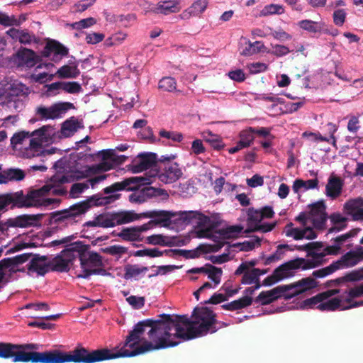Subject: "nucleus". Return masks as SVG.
Segmentation results:
<instances>
[{
    "label": "nucleus",
    "mask_w": 363,
    "mask_h": 363,
    "mask_svg": "<svg viewBox=\"0 0 363 363\" xmlns=\"http://www.w3.org/2000/svg\"><path fill=\"white\" fill-rule=\"evenodd\" d=\"M318 180L317 179H309L307 181H304L301 179H296L293 184V191L295 193H298L301 189H304V190H308L311 189H315L318 186Z\"/></svg>",
    "instance_id": "33"
},
{
    "label": "nucleus",
    "mask_w": 363,
    "mask_h": 363,
    "mask_svg": "<svg viewBox=\"0 0 363 363\" xmlns=\"http://www.w3.org/2000/svg\"><path fill=\"white\" fill-rule=\"evenodd\" d=\"M74 108V105L71 102H57L49 107L38 106L35 109V115L39 120H53L60 118L67 111Z\"/></svg>",
    "instance_id": "9"
},
{
    "label": "nucleus",
    "mask_w": 363,
    "mask_h": 363,
    "mask_svg": "<svg viewBox=\"0 0 363 363\" xmlns=\"http://www.w3.org/2000/svg\"><path fill=\"white\" fill-rule=\"evenodd\" d=\"M208 0H196L192 5L184 10L180 16L182 19H189L191 16H196L202 13L207 8Z\"/></svg>",
    "instance_id": "23"
},
{
    "label": "nucleus",
    "mask_w": 363,
    "mask_h": 363,
    "mask_svg": "<svg viewBox=\"0 0 363 363\" xmlns=\"http://www.w3.org/2000/svg\"><path fill=\"white\" fill-rule=\"evenodd\" d=\"M330 221L335 225V226L331 227L328 230V233H331L333 232H339L342 230L347 227L345 222L347 221V218L343 217L339 213H335L330 215Z\"/></svg>",
    "instance_id": "32"
},
{
    "label": "nucleus",
    "mask_w": 363,
    "mask_h": 363,
    "mask_svg": "<svg viewBox=\"0 0 363 363\" xmlns=\"http://www.w3.org/2000/svg\"><path fill=\"white\" fill-rule=\"evenodd\" d=\"M287 288L288 286L283 285L277 286L269 291H262L255 298V301L260 302L262 305L269 304L279 298H284V294H288Z\"/></svg>",
    "instance_id": "13"
},
{
    "label": "nucleus",
    "mask_w": 363,
    "mask_h": 363,
    "mask_svg": "<svg viewBox=\"0 0 363 363\" xmlns=\"http://www.w3.org/2000/svg\"><path fill=\"white\" fill-rule=\"evenodd\" d=\"M197 211H181L179 213V219L186 224L194 223Z\"/></svg>",
    "instance_id": "63"
},
{
    "label": "nucleus",
    "mask_w": 363,
    "mask_h": 363,
    "mask_svg": "<svg viewBox=\"0 0 363 363\" xmlns=\"http://www.w3.org/2000/svg\"><path fill=\"white\" fill-rule=\"evenodd\" d=\"M62 91L69 94H79L82 88L77 82H62Z\"/></svg>",
    "instance_id": "53"
},
{
    "label": "nucleus",
    "mask_w": 363,
    "mask_h": 363,
    "mask_svg": "<svg viewBox=\"0 0 363 363\" xmlns=\"http://www.w3.org/2000/svg\"><path fill=\"white\" fill-rule=\"evenodd\" d=\"M209 267H211V272L208 276V278L214 282L215 285L219 284L223 274L222 269L213 265H209Z\"/></svg>",
    "instance_id": "62"
},
{
    "label": "nucleus",
    "mask_w": 363,
    "mask_h": 363,
    "mask_svg": "<svg viewBox=\"0 0 363 363\" xmlns=\"http://www.w3.org/2000/svg\"><path fill=\"white\" fill-rule=\"evenodd\" d=\"M338 269V267L335 266L334 262L330 264L329 266L313 271L312 275L315 278H323L332 273L335 272Z\"/></svg>",
    "instance_id": "51"
},
{
    "label": "nucleus",
    "mask_w": 363,
    "mask_h": 363,
    "mask_svg": "<svg viewBox=\"0 0 363 363\" xmlns=\"http://www.w3.org/2000/svg\"><path fill=\"white\" fill-rule=\"evenodd\" d=\"M203 248H204V247L201 245L196 250H194L178 249L179 256H182V257H185L186 259L197 258L200 256L199 251L204 252Z\"/></svg>",
    "instance_id": "56"
},
{
    "label": "nucleus",
    "mask_w": 363,
    "mask_h": 363,
    "mask_svg": "<svg viewBox=\"0 0 363 363\" xmlns=\"http://www.w3.org/2000/svg\"><path fill=\"white\" fill-rule=\"evenodd\" d=\"M77 181L75 179L74 174H57L53 176V182H55V185H62L65 183H71Z\"/></svg>",
    "instance_id": "59"
},
{
    "label": "nucleus",
    "mask_w": 363,
    "mask_h": 363,
    "mask_svg": "<svg viewBox=\"0 0 363 363\" xmlns=\"http://www.w3.org/2000/svg\"><path fill=\"white\" fill-rule=\"evenodd\" d=\"M284 9L278 4H271L265 6L259 13V16H267L273 14H281Z\"/></svg>",
    "instance_id": "46"
},
{
    "label": "nucleus",
    "mask_w": 363,
    "mask_h": 363,
    "mask_svg": "<svg viewBox=\"0 0 363 363\" xmlns=\"http://www.w3.org/2000/svg\"><path fill=\"white\" fill-rule=\"evenodd\" d=\"M316 286L317 283L312 277L303 278L294 284L285 285V286H288L287 293L289 294H284V298L290 299L307 290L316 287Z\"/></svg>",
    "instance_id": "11"
},
{
    "label": "nucleus",
    "mask_w": 363,
    "mask_h": 363,
    "mask_svg": "<svg viewBox=\"0 0 363 363\" xmlns=\"http://www.w3.org/2000/svg\"><path fill=\"white\" fill-rule=\"evenodd\" d=\"M51 188L48 185H44L36 189H31L24 195L22 191H19L21 197V208L50 206L55 203H60V199L45 198L50 192Z\"/></svg>",
    "instance_id": "5"
},
{
    "label": "nucleus",
    "mask_w": 363,
    "mask_h": 363,
    "mask_svg": "<svg viewBox=\"0 0 363 363\" xmlns=\"http://www.w3.org/2000/svg\"><path fill=\"white\" fill-rule=\"evenodd\" d=\"M160 162L157 161V157L155 153L143 152L140 153L135 158L130 166V170L133 173L142 172L150 169L151 175L155 173V169H157Z\"/></svg>",
    "instance_id": "10"
},
{
    "label": "nucleus",
    "mask_w": 363,
    "mask_h": 363,
    "mask_svg": "<svg viewBox=\"0 0 363 363\" xmlns=\"http://www.w3.org/2000/svg\"><path fill=\"white\" fill-rule=\"evenodd\" d=\"M161 319H146L138 322L126 337L123 346L117 352L108 348L89 350L78 344L73 350H51L39 352L40 345L27 352V363H96L118 357H130L179 344L173 330V316L161 314Z\"/></svg>",
    "instance_id": "1"
},
{
    "label": "nucleus",
    "mask_w": 363,
    "mask_h": 363,
    "mask_svg": "<svg viewBox=\"0 0 363 363\" xmlns=\"http://www.w3.org/2000/svg\"><path fill=\"white\" fill-rule=\"evenodd\" d=\"M178 4L177 0L161 1L157 4L155 12L164 15L176 13L179 11Z\"/></svg>",
    "instance_id": "26"
},
{
    "label": "nucleus",
    "mask_w": 363,
    "mask_h": 363,
    "mask_svg": "<svg viewBox=\"0 0 363 363\" xmlns=\"http://www.w3.org/2000/svg\"><path fill=\"white\" fill-rule=\"evenodd\" d=\"M276 223H264V224H260V223L258 225H254L253 228H247L245 230V233H250L252 232L256 231H261L262 233H267L274 229L275 227Z\"/></svg>",
    "instance_id": "57"
},
{
    "label": "nucleus",
    "mask_w": 363,
    "mask_h": 363,
    "mask_svg": "<svg viewBox=\"0 0 363 363\" xmlns=\"http://www.w3.org/2000/svg\"><path fill=\"white\" fill-rule=\"evenodd\" d=\"M252 303V298L250 296H245L238 300L221 306L222 308L227 311H236L250 306Z\"/></svg>",
    "instance_id": "27"
},
{
    "label": "nucleus",
    "mask_w": 363,
    "mask_h": 363,
    "mask_svg": "<svg viewBox=\"0 0 363 363\" xmlns=\"http://www.w3.org/2000/svg\"><path fill=\"white\" fill-rule=\"evenodd\" d=\"M174 213L172 211H164V210H153L146 212H143L140 214H138L140 218H154L153 220L157 224L162 223H167L170 219L174 216Z\"/></svg>",
    "instance_id": "19"
},
{
    "label": "nucleus",
    "mask_w": 363,
    "mask_h": 363,
    "mask_svg": "<svg viewBox=\"0 0 363 363\" xmlns=\"http://www.w3.org/2000/svg\"><path fill=\"white\" fill-rule=\"evenodd\" d=\"M345 213L351 216L353 220H363V199L357 198L347 201L344 205Z\"/></svg>",
    "instance_id": "15"
},
{
    "label": "nucleus",
    "mask_w": 363,
    "mask_h": 363,
    "mask_svg": "<svg viewBox=\"0 0 363 363\" xmlns=\"http://www.w3.org/2000/svg\"><path fill=\"white\" fill-rule=\"evenodd\" d=\"M28 94V88L23 84L13 82L7 90V95L11 96H24Z\"/></svg>",
    "instance_id": "36"
},
{
    "label": "nucleus",
    "mask_w": 363,
    "mask_h": 363,
    "mask_svg": "<svg viewBox=\"0 0 363 363\" xmlns=\"http://www.w3.org/2000/svg\"><path fill=\"white\" fill-rule=\"evenodd\" d=\"M35 348H37V347L28 343L14 344L0 342V358L11 359L13 363H27L28 350Z\"/></svg>",
    "instance_id": "6"
},
{
    "label": "nucleus",
    "mask_w": 363,
    "mask_h": 363,
    "mask_svg": "<svg viewBox=\"0 0 363 363\" xmlns=\"http://www.w3.org/2000/svg\"><path fill=\"white\" fill-rule=\"evenodd\" d=\"M303 261L304 258H296L286 262L274 269L275 275H277L278 279L280 280L290 277L293 275L292 271L301 268Z\"/></svg>",
    "instance_id": "14"
},
{
    "label": "nucleus",
    "mask_w": 363,
    "mask_h": 363,
    "mask_svg": "<svg viewBox=\"0 0 363 363\" xmlns=\"http://www.w3.org/2000/svg\"><path fill=\"white\" fill-rule=\"evenodd\" d=\"M140 218L137 213L131 211H122L113 213H101L97 216L99 227L113 228L116 225L128 223Z\"/></svg>",
    "instance_id": "8"
},
{
    "label": "nucleus",
    "mask_w": 363,
    "mask_h": 363,
    "mask_svg": "<svg viewBox=\"0 0 363 363\" xmlns=\"http://www.w3.org/2000/svg\"><path fill=\"white\" fill-rule=\"evenodd\" d=\"M204 138L206 143L215 150H220L225 146L222 139L217 135H213L211 132L204 133Z\"/></svg>",
    "instance_id": "40"
},
{
    "label": "nucleus",
    "mask_w": 363,
    "mask_h": 363,
    "mask_svg": "<svg viewBox=\"0 0 363 363\" xmlns=\"http://www.w3.org/2000/svg\"><path fill=\"white\" fill-rule=\"evenodd\" d=\"M89 245L77 241L71 243L64 250L65 253L77 252L80 261L82 274L79 276L88 279L92 274L106 275V271L103 268L102 257L96 252L89 251Z\"/></svg>",
    "instance_id": "4"
},
{
    "label": "nucleus",
    "mask_w": 363,
    "mask_h": 363,
    "mask_svg": "<svg viewBox=\"0 0 363 363\" xmlns=\"http://www.w3.org/2000/svg\"><path fill=\"white\" fill-rule=\"evenodd\" d=\"M48 257L45 255H35L28 265V269L36 272L38 275L44 276L50 269Z\"/></svg>",
    "instance_id": "17"
},
{
    "label": "nucleus",
    "mask_w": 363,
    "mask_h": 363,
    "mask_svg": "<svg viewBox=\"0 0 363 363\" xmlns=\"http://www.w3.org/2000/svg\"><path fill=\"white\" fill-rule=\"evenodd\" d=\"M345 293L347 294V297L345 299L346 302L347 303H350L353 298L363 297V283L350 288Z\"/></svg>",
    "instance_id": "50"
},
{
    "label": "nucleus",
    "mask_w": 363,
    "mask_h": 363,
    "mask_svg": "<svg viewBox=\"0 0 363 363\" xmlns=\"http://www.w3.org/2000/svg\"><path fill=\"white\" fill-rule=\"evenodd\" d=\"M286 235L293 237L294 240H299L304 238L303 229L293 228V223H288L286 227Z\"/></svg>",
    "instance_id": "47"
},
{
    "label": "nucleus",
    "mask_w": 363,
    "mask_h": 363,
    "mask_svg": "<svg viewBox=\"0 0 363 363\" xmlns=\"http://www.w3.org/2000/svg\"><path fill=\"white\" fill-rule=\"evenodd\" d=\"M42 215H28L24 214L17 216L10 224L13 227L26 228L28 226L35 225L39 222Z\"/></svg>",
    "instance_id": "24"
},
{
    "label": "nucleus",
    "mask_w": 363,
    "mask_h": 363,
    "mask_svg": "<svg viewBox=\"0 0 363 363\" xmlns=\"http://www.w3.org/2000/svg\"><path fill=\"white\" fill-rule=\"evenodd\" d=\"M194 223H196L199 227L213 226L211 224V218L199 211H197L196 213Z\"/></svg>",
    "instance_id": "64"
},
{
    "label": "nucleus",
    "mask_w": 363,
    "mask_h": 363,
    "mask_svg": "<svg viewBox=\"0 0 363 363\" xmlns=\"http://www.w3.org/2000/svg\"><path fill=\"white\" fill-rule=\"evenodd\" d=\"M146 242L150 245H160V246H174L175 242L169 239L168 237L157 234V235H152L146 238Z\"/></svg>",
    "instance_id": "31"
},
{
    "label": "nucleus",
    "mask_w": 363,
    "mask_h": 363,
    "mask_svg": "<svg viewBox=\"0 0 363 363\" xmlns=\"http://www.w3.org/2000/svg\"><path fill=\"white\" fill-rule=\"evenodd\" d=\"M63 256H57L52 261L49 262L50 269L55 272H68L69 270V262L71 258L74 257V252L65 253L64 250L61 252Z\"/></svg>",
    "instance_id": "18"
},
{
    "label": "nucleus",
    "mask_w": 363,
    "mask_h": 363,
    "mask_svg": "<svg viewBox=\"0 0 363 363\" xmlns=\"http://www.w3.org/2000/svg\"><path fill=\"white\" fill-rule=\"evenodd\" d=\"M55 74L60 79H74L80 74V71L76 62H70L60 67Z\"/></svg>",
    "instance_id": "25"
},
{
    "label": "nucleus",
    "mask_w": 363,
    "mask_h": 363,
    "mask_svg": "<svg viewBox=\"0 0 363 363\" xmlns=\"http://www.w3.org/2000/svg\"><path fill=\"white\" fill-rule=\"evenodd\" d=\"M128 251V248L121 245H112L101 249V252L111 255H118L121 256L125 254Z\"/></svg>",
    "instance_id": "55"
},
{
    "label": "nucleus",
    "mask_w": 363,
    "mask_h": 363,
    "mask_svg": "<svg viewBox=\"0 0 363 363\" xmlns=\"http://www.w3.org/2000/svg\"><path fill=\"white\" fill-rule=\"evenodd\" d=\"M84 125L82 121H79L74 116L67 119L62 124L61 134L65 138H69L73 135L79 129L83 128Z\"/></svg>",
    "instance_id": "22"
},
{
    "label": "nucleus",
    "mask_w": 363,
    "mask_h": 363,
    "mask_svg": "<svg viewBox=\"0 0 363 363\" xmlns=\"http://www.w3.org/2000/svg\"><path fill=\"white\" fill-rule=\"evenodd\" d=\"M299 27L309 33H315L322 30L321 23L311 20H302L298 22Z\"/></svg>",
    "instance_id": "39"
},
{
    "label": "nucleus",
    "mask_w": 363,
    "mask_h": 363,
    "mask_svg": "<svg viewBox=\"0 0 363 363\" xmlns=\"http://www.w3.org/2000/svg\"><path fill=\"white\" fill-rule=\"evenodd\" d=\"M172 316L175 340L178 338L189 340L210 333L216 314L208 307L202 306L194 309L191 320L187 315Z\"/></svg>",
    "instance_id": "3"
},
{
    "label": "nucleus",
    "mask_w": 363,
    "mask_h": 363,
    "mask_svg": "<svg viewBox=\"0 0 363 363\" xmlns=\"http://www.w3.org/2000/svg\"><path fill=\"white\" fill-rule=\"evenodd\" d=\"M243 228L241 225H231L220 230V234L225 238L235 237L238 233H241Z\"/></svg>",
    "instance_id": "58"
},
{
    "label": "nucleus",
    "mask_w": 363,
    "mask_h": 363,
    "mask_svg": "<svg viewBox=\"0 0 363 363\" xmlns=\"http://www.w3.org/2000/svg\"><path fill=\"white\" fill-rule=\"evenodd\" d=\"M240 140L239 143H240V145L244 148L249 147L255 138L252 127L242 130L240 133Z\"/></svg>",
    "instance_id": "45"
},
{
    "label": "nucleus",
    "mask_w": 363,
    "mask_h": 363,
    "mask_svg": "<svg viewBox=\"0 0 363 363\" xmlns=\"http://www.w3.org/2000/svg\"><path fill=\"white\" fill-rule=\"evenodd\" d=\"M341 306V300L338 298H333L325 302L318 305L317 308L320 311H335Z\"/></svg>",
    "instance_id": "44"
},
{
    "label": "nucleus",
    "mask_w": 363,
    "mask_h": 363,
    "mask_svg": "<svg viewBox=\"0 0 363 363\" xmlns=\"http://www.w3.org/2000/svg\"><path fill=\"white\" fill-rule=\"evenodd\" d=\"M261 245V240L258 237H255V238L250 240H246L242 243H236L233 245V247H240V250L248 252L251 251L256 246H259Z\"/></svg>",
    "instance_id": "43"
},
{
    "label": "nucleus",
    "mask_w": 363,
    "mask_h": 363,
    "mask_svg": "<svg viewBox=\"0 0 363 363\" xmlns=\"http://www.w3.org/2000/svg\"><path fill=\"white\" fill-rule=\"evenodd\" d=\"M117 236L125 241L133 242L142 241L143 240L136 227L124 228L121 232L117 233Z\"/></svg>",
    "instance_id": "30"
},
{
    "label": "nucleus",
    "mask_w": 363,
    "mask_h": 363,
    "mask_svg": "<svg viewBox=\"0 0 363 363\" xmlns=\"http://www.w3.org/2000/svg\"><path fill=\"white\" fill-rule=\"evenodd\" d=\"M148 270L147 267H138V265L128 264L125 267V273L123 277L128 280L131 278H135L142 273H145Z\"/></svg>",
    "instance_id": "37"
},
{
    "label": "nucleus",
    "mask_w": 363,
    "mask_h": 363,
    "mask_svg": "<svg viewBox=\"0 0 363 363\" xmlns=\"http://www.w3.org/2000/svg\"><path fill=\"white\" fill-rule=\"evenodd\" d=\"M21 21L16 18L15 16H9L5 13L0 11V25L4 26H19Z\"/></svg>",
    "instance_id": "49"
},
{
    "label": "nucleus",
    "mask_w": 363,
    "mask_h": 363,
    "mask_svg": "<svg viewBox=\"0 0 363 363\" xmlns=\"http://www.w3.org/2000/svg\"><path fill=\"white\" fill-rule=\"evenodd\" d=\"M248 228H253L254 225H258L262 220L260 210L249 208L247 211Z\"/></svg>",
    "instance_id": "41"
},
{
    "label": "nucleus",
    "mask_w": 363,
    "mask_h": 363,
    "mask_svg": "<svg viewBox=\"0 0 363 363\" xmlns=\"http://www.w3.org/2000/svg\"><path fill=\"white\" fill-rule=\"evenodd\" d=\"M19 191L0 195V205L3 208L11 204V208H21Z\"/></svg>",
    "instance_id": "28"
},
{
    "label": "nucleus",
    "mask_w": 363,
    "mask_h": 363,
    "mask_svg": "<svg viewBox=\"0 0 363 363\" xmlns=\"http://www.w3.org/2000/svg\"><path fill=\"white\" fill-rule=\"evenodd\" d=\"M16 62L18 67L30 68L37 64L38 57L33 50L23 48L16 53Z\"/></svg>",
    "instance_id": "16"
},
{
    "label": "nucleus",
    "mask_w": 363,
    "mask_h": 363,
    "mask_svg": "<svg viewBox=\"0 0 363 363\" xmlns=\"http://www.w3.org/2000/svg\"><path fill=\"white\" fill-rule=\"evenodd\" d=\"M343 181L338 177L331 175L325 186L326 195L332 199L338 197L342 189Z\"/></svg>",
    "instance_id": "21"
},
{
    "label": "nucleus",
    "mask_w": 363,
    "mask_h": 363,
    "mask_svg": "<svg viewBox=\"0 0 363 363\" xmlns=\"http://www.w3.org/2000/svg\"><path fill=\"white\" fill-rule=\"evenodd\" d=\"M31 255V253H23L13 257L4 258L1 260L2 263L5 264L6 267L9 268L11 267L25 263L29 259Z\"/></svg>",
    "instance_id": "34"
},
{
    "label": "nucleus",
    "mask_w": 363,
    "mask_h": 363,
    "mask_svg": "<svg viewBox=\"0 0 363 363\" xmlns=\"http://www.w3.org/2000/svg\"><path fill=\"white\" fill-rule=\"evenodd\" d=\"M150 183L148 178L140 177H132L125 179L122 182H115L111 186L104 189V193L108 196L95 194L86 200L78 202L69 208L53 213L52 218L56 222L67 220L70 223L75 221V218L85 213L92 206H101L110 204L121 197L120 194H113L118 191H136L139 189L143 184Z\"/></svg>",
    "instance_id": "2"
},
{
    "label": "nucleus",
    "mask_w": 363,
    "mask_h": 363,
    "mask_svg": "<svg viewBox=\"0 0 363 363\" xmlns=\"http://www.w3.org/2000/svg\"><path fill=\"white\" fill-rule=\"evenodd\" d=\"M96 23L95 18L90 17L84 19H82L79 21L74 22L70 26L72 28L77 30H81L82 28H89Z\"/></svg>",
    "instance_id": "60"
},
{
    "label": "nucleus",
    "mask_w": 363,
    "mask_h": 363,
    "mask_svg": "<svg viewBox=\"0 0 363 363\" xmlns=\"http://www.w3.org/2000/svg\"><path fill=\"white\" fill-rule=\"evenodd\" d=\"M133 255L135 257L147 256L150 257H158L162 256V253H161V250L157 248H146L135 251Z\"/></svg>",
    "instance_id": "52"
},
{
    "label": "nucleus",
    "mask_w": 363,
    "mask_h": 363,
    "mask_svg": "<svg viewBox=\"0 0 363 363\" xmlns=\"http://www.w3.org/2000/svg\"><path fill=\"white\" fill-rule=\"evenodd\" d=\"M363 259V247H358L355 250H350L342 255L340 259L333 262L338 269L352 267Z\"/></svg>",
    "instance_id": "12"
},
{
    "label": "nucleus",
    "mask_w": 363,
    "mask_h": 363,
    "mask_svg": "<svg viewBox=\"0 0 363 363\" xmlns=\"http://www.w3.org/2000/svg\"><path fill=\"white\" fill-rule=\"evenodd\" d=\"M158 88L164 91H174L177 88V82L173 77H164L160 80Z\"/></svg>",
    "instance_id": "42"
},
{
    "label": "nucleus",
    "mask_w": 363,
    "mask_h": 363,
    "mask_svg": "<svg viewBox=\"0 0 363 363\" xmlns=\"http://www.w3.org/2000/svg\"><path fill=\"white\" fill-rule=\"evenodd\" d=\"M363 280V267L347 273L344 277L338 278L336 281L338 283L344 281H359Z\"/></svg>",
    "instance_id": "38"
},
{
    "label": "nucleus",
    "mask_w": 363,
    "mask_h": 363,
    "mask_svg": "<svg viewBox=\"0 0 363 363\" xmlns=\"http://www.w3.org/2000/svg\"><path fill=\"white\" fill-rule=\"evenodd\" d=\"M328 219L327 213L311 216V221L313 227L317 230H323L325 228V223Z\"/></svg>",
    "instance_id": "54"
},
{
    "label": "nucleus",
    "mask_w": 363,
    "mask_h": 363,
    "mask_svg": "<svg viewBox=\"0 0 363 363\" xmlns=\"http://www.w3.org/2000/svg\"><path fill=\"white\" fill-rule=\"evenodd\" d=\"M6 175L7 177V182L11 181H21L25 178V172L18 168H9L6 169Z\"/></svg>",
    "instance_id": "48"
},
{
    "label": "nucleus",
    "mask_w": 363,
    "mask_h": 363,
    "mask_svg": "<svg viewBox=\"0 0 363 363\" xmlns=\"http://www.w3.org/2000/svg\"><path fill=\"white\" fill-rule=\"evenodd\" d=\"M339 293L338 289H330L326 291L318 294L317 295L308 298L304 301V303L306 306H312L313 305H316L318 303H323V301L329 298L332 296L337 294Z\"/></svg>",
    "instance_id": "29"
},
{
    "label": "nucleus",
    "mask_w": 363,
    "mask_h": 363,
    "mask_svg": "<svg viewBox=\"0 0 363 363\" xmlns=\"http://www.w3.org/2000/svg\"><path fill=\"white\" fill-rule=\"evenodd\" d=\"M51 128L49 125H43V127L34 130L30 134V136H35L37 138L45 145L52 141V134L49 132Z\"/></svg>",
    "instance_id": "35"
},
{
    "label": "nucleus",
    "mask_w": 363,
    "mask_h": 363,
    "mask_svg": "<svg viewBox=\"0 0 363 363\" xmlns=\"http://www.w3.org/2000/svg\"><path fill=\"white\" fill-rule=\"evenodd\" d=\"M182 175V171L176 162H171L169 159L160 161L157 169H155V173L148 177L152 183V177L157 176L159 179L164 184H172L177 181ZM147 178L146 177H145ZM143 184L141 186L147 185Z\"/></svg>",
    "instance_id": "7"
},
{
    "label": "nucleus",
    "mask_w": 363,
    "mask_h": 363,
    "mask_svg": "<svg viewBox=\"0 0 363 363\" xmlns=\"http://www.w3.org/2000/svg\"><path fill=\"white\" fill-rule=\"evenodd\" d=\"M89 188L87 183H74L72 185L69 191V196L71 198H77L79 194H82L85 189Z\"/></svg>",
    "instance_id": "61"
},
{
    "label": "nucleus",
    "mask_w": 363,
    "mask_h": 363,
    "mask_svg": "<svg viewBox=\"0 0 363 363\" xmlns=\"http://www.w3.org/2000/svg\"><path fill=\"white\" fill-rule=\"evenodd\" d=\"M51 53H54L55 55L65 57L68 55L69 50L60 42L55 40H50L44 48L43 55L48 57L50 56Z\"/></svg>",
    "instance_id": "20"
}]
</instances>
